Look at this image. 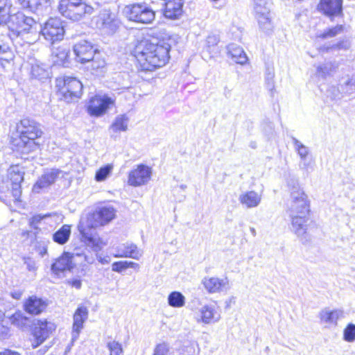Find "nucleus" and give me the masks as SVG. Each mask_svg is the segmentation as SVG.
Masks as SVG:
<instances>
[{"label":"nucleus","mask_w":355,"mask_h":355,"mask_svg":"<svg viewBox=\"0 0 355 355\" xmlns=\"http://www.w3.org/2000/svg\"><path fill=\"white\" fill-rule=\"evenodd\" d=\"M40 34L51 44L62 40L64 34L62 22L60 19L50 18L40 28Z\"/></svg>","instance_id":"obj_9"},{"label":"nucleus","mask_w":355,"mask_h":355,"mask_svg":"<svg viewBox=\"0 0 355 355\" xmlns=\"http://www.w3.org/2000/svg\"><path fill=\"white\" fill-rule=\"evenodd\" d=\"M106 347L109 350V355H122L123 353L121 344L114 340H109Z\"/></svg>","instance_id":"obj_41"},{"label":"nucleus","mask_w":355,"mask_h":355,"mask_svg":"<svg viewBox=\"0 0 355 355\" xmlns=\"http://www.w3.org/2000/svg\"><path fill=\"white\" fill-rule=\"evenodd\" d=\"M12 193L15 201H19V198L21 194V185L20 184H12Z\"/></svg>","instance_id":"obj_54"},{"label":"nucleus","mask_w":355,"mask_h":355,"mask_svg":"<svg viewBox=\"0 0 355 355\" xmlns=\"http://www.w3.org/2000/svg\"><path fill=\"white\" fill-rule=\"evenodd\" d=\"M343 316V312L341 310H330L324 309L320 313V318L322 322L329 324H336L339 318Z\"/></svg>","instance_id":"obj_27"},{"label":"nucleus","mask_w":355,"mask_h":355,"mask_svg":"<svg viewBox=\"0 0 355 355\" xmlns=\"http://www.w3.org/2000/svg\"><path fill=\"white\" fill-rule=\"evenodd\" d=\"M200 318L197 319L198 322L205 324L218 322L220 320V313L213 304H205L200 310Z\"/></svg>","instance_id":"obj_20"},{"label":"nucleus","mask_w":355,"mask_h":355,"mask_svg":"<svg viewBox=\"0 0 355 355\" xmlns=\"http://www.w3.org/2000/svg\"><path fill=\"white\" fill-rule=\"evenodd\" d=\"M12 298L15 300H19L21 297L22 295V291H16L14 292H11L10 293Z\"/></svg>","instance_id":"obj_60"},{"label":"nucleus","mask_w":355,"mask_h":355,"mask_svg":"<svg viewBox=\"0 0 355 355\" xmlns=\"http://www.w3.org/2000/svg\"><path fill=\"white\" fill-rule=\"evenodd\" d=\"M62 87L60 89L65 100L69 101L80 98L82 94L83 84L76 78L65 77L63 79H57V86Z\"/></svg>","instance_id":"obj_12"},{"label":"nucleus","mask_w":355,"mask_h":355,"mask_svg":"<svg viewBox=\"0 0 355 355\" xmlns=\"http://www.w3.org/2000/svg\"><path fill=\"white\" fill-rule=\"evenodd\" d=\"M92 23L96 28L105 34H113L119 26L120 21L116 15L110 10H103L93 17Z\"/></svg>","instance_id":"obj_8"},{"label":"nucleus","mask_w":355,"mask_h":355,"mask_svg":"<svg viewBox=\"0 0 355 355\" xmlns=\"http://www.w3.org/2000/svg\"><path fill=\"white\" fill-rule=\"evenodd\" d=\"M123 14L129 21L144 24H151L155 18V12L146 3L127 5Z\"/></svg>","instance_id":"obj_7"},{"label":"nucleus","mask_w":355,"mask_h":355,"mask_svg":"<svg viewBox=\"0 0 355 355\" xmlns=\"http://www.w3.org/2000/svg\"><path fill=\"white\" fill-rule=\"evenodd\" d=\"M202 284L209 293H219L229 288V280L227 277L220 279L216 277H205Z\"/></svg>","instance_id":"obj_17"},{"label":"nucleus","mask_w":355,"mask_h":355,"mask_svg":"<svg viewBox=\"0 0 355 355\" xmlns=\"http://www.w3.org/2000/svg\"><path fill=\"white\" fill-rule=\"evenodd\" d=\"M169 51L170 46L167 43L142 40L136 45L132 54L141 70L153 71L166 64L169 59Z\"/></svg>","instance_id":"obj_3"},{"label":"nucleus","mask_w":355,"mask_h":355,"mask_svg":"<svg viewBox=\"0 0 355 355\" xmlns=\"http://www.w3.org/2000/svg\"><path fill=\"white\" fill-rule=\"evenodd\" d=\"M343 339L348 343L355 341V324L349 323L343 331Z\"/></svg>","instance_id":"obj_43"},{"label":"nucleus","mask_w":355,"mask_h":355,"mask_svg":"<svg viewBox=\"0 0 355 355\" xmlns=\"http://www.w3.org/2000/svg\"><path fill=\"white\" fill-rule=\"evenodd\" d=\"M349 47L350 43L347 40H343L331 45H324L320 48V51L328 53L332 51L347 50Z\"/></svg>","instance_id":"obj_37"},{"label":"nucleus","mask_w":355,"mask_h":355,"mask_svg":"<svg viewBox=\"0 0 355 355\" xmlns=\"http://www.w3.org/2000/svg\"><path fill=\"white\" fill-rule=\"evenodd\" d=\"M74 259L73 253L64 252L51 265L53 273L58 275L60 272L71 270L75 266Z\"/></svg>","instance_id":"obj_19"},{"label":"nucleus","mask_w":355,"mask_h":355,"mask_svg":"<svg viewBox=\"0 0 355 355\" xmlns=\"http://www.w3.org/2000/svg\"><path fill=\"white\" fill-rule=\"evenodd\" d=\"M113 166L112 164H107L106 166L101 167L97 172L96 173L95 179L98 182H101L105 180L107 177L110 174Z\"/></svg>","instance_id":"obj_44"},{"label":"nucleus","mask_w":355,"mask_h":355,"mask_svg":"<svg viewBox=\"0 0 355 355\" xmlns=\"http://www.w3.org/2000/svg\"><path fill=\"white\" fill-rule=\"evenodd\" d=\"M328 95L333 100L339 99L341 97L339 89L336 87H331L328 90Z\"/></svg>","instance_id":"obj_55"},{"label":"nucleus","mask_w":355,"mask_h":355,"mask_svg":"<svg viewBox=\"0 0 355 355\" xmlns=\"http://www.w3.org/2000/svg\"><path fill=\"white\" fill-rule=\"evenodd\" d=\"M96 51L93 45L87 40H82L73 46L76 60L80 63L89 62L93 60Z\"/></svg>","instance_id":"obj_15"},{"label":"nucleus","mask_w":355,"mask_h":355,"mask_svg":"<svg viewBox=\"0 0 355 355\" xmlns=\"http://www.w3.org/2000/svg\"><path fill=\"white\" fill-rule=\"evenodd\" d=\"M31 75L37 79H44L49 77V72L43 64L35 63L32 65Z\"/></svg>","instance_id":"obj_36"},{"label":"nucleus","mask_w":355,"mask_h":355,"mask_svg":"<svg viewBox=\"0 0 355 355\" xmlns=\"http://www.w3.org/2000/svg\"><path fill=\"white\" fill-rule=\"evenodd\" d=\"M275 73L272 69L268 68L265 75V83L267 89L271 92L275 89Z\"/></svg>","instance_id":"obj_45"},{"label":"nucleus","mask_w":355,"mask_h":355,"mask_svg":"<svg viewBox=\"0 0 355 355\" xmlns=\"http://www.w3.org/2000/svg\"><path fill=\"white\" fill-rule=\"evenodd\" d=\"M114 100L107 95H96L92 97L87 105V112L92 116L98 117L106 113Z\"/></svg>","instance_id":"obj_13"},{"label":"nucleus","mask_w":355,"mask_h":355,"mask_svg":"<svg viewBox=\"0 0 355 355\" xmlns=\"http://www.w3.org/2000/svg\"><path fill=\"white\" fill-rule=\"evenodd\" d=\"M24 263L29 271L35 272L37 270L35 261L31 258H24Z\"/></svg>","instance_id":"obj_53"},{"label":"nucleus","mask_w":355,"mask_h":355,"mask_svg":"<svg viewBox=\"0 0 355 355\" xmlns=\"http://www.w3.org/2000/svg\"><path fill=\"white\" fill-rule=\"evenodd\" d=\"M254 10L260 28L264 32L271 31L273 26L268 0H254Z\"/></svg>","instance_id":"obj_11"},{"label":"nucleus","mask_w":355,"mask_h":355,"mask_svg":"<svg viewBox=\"0 0 355 355\" xmlns=\"http://www.w3.org/2000/svg\"><path fill=\"white\" fill-rule=\"evenodd\" d=\"M130 119L126 114L117 115L109 128V130L112 133H119L126 132L128 130V123Z\"/></svg>","instance_id":"obj_26"},{"label":"nucleus","mask_w":355,"mask_h":355,"mask_svg":"<svg viewBox=\"0 0 355 355\" xmlns=\"http://www.w3.org/2000/svg\"><path fill=\"white\" fill-rule=\"evenodd\" d=\"M12 7L11 0H0V24L6 23L10 19V8Z\"/></svg>","instance_id":"obj_33"},{"label":"nucleus","mask_w":355,"mask_h":355,"mask_svg":"<svg viewBox=\"0 0 355 355\" xmlns=\"http://www.w3.org/2000/svg\"><path fill=\"white\" fill-rule=\"evenodd\" d=\"M345 27L343 25H337L335 27L324 30L322 33H317L316 37L322 40L334 37L344 32Z\"/></svg>","instance_id":"obj_34"},{"label":"nucleus","mask_w":355,"mask_h":355,"mask_svg":"<svg viewBox=\"0 0 355 355\" xmlns=\"http://www.w3.org/2000/svg\"><path fill=\"white\" fill-rule=\"evenodd\" d=\"M309 208L307 195L297 183L291 189L286 212L291 220V231L298 237H303L306 234Z\"/></svg>","instance_id":"obj_1"},{"label":"nucleus","mask_w":355,"mask_h":355,"mask_svg":"<svg viewBox=\"0 0 355 355\" xmlns=\"http://www.w3.org/2000/svg\"><path fill=\"white\" fill-rule=\"evenodd\" d=\"M169 351V345L166 343H162L155 346L153 355H168Z\"/></svg>","instance_id":"obj_48"},{"label":"nucleus","mask_w":355,"mask_h":355,"mask_svg":"<svg viewBox=\"0 0 355 355\" xmlns=\"http://www.w3.org/2000/svg\"><path fill=\"white\" fill-rule=\"evenodd\" d=\"M342 88L345 93L349 94L355 92V74L347 78L342 85Z\"/></svg>","instance_id":"obj_46"},{"label":"nucleus","mask_w":355,"mask_h":355,"mask_svg":"<svg viewBox=\"0 0 355 355\" xmlns=\"http://www.w3.org/2000/svg\"><path fill=\"white\" fill-rule=\"evenodd\" d=\"M91 62V69L93 71V73H95L98 71V70L103 69L105 65V60L98 58V55L94 56L93 60H90Z\"/></svg>","instance_id":"obj_47"},{"label":"nucleus","mask_w":355,"mask_h":355,"mask_svg":"<svg viewBox=\"0 0 355 355\" xmlns=\"http://www.w3.org/2000/svg\"><path fill=\"white\" fill-rule=\"evenodd\" d=\"M12 60V53L6 46H0V60L9 62Z\"/></svg>","instance_id":"obj_50"},{"label":"nucleus","mask_w":355,"mask_h":355,"mask_svg":"<svg viewBox=\"0 0 355 355\" xmlns=\"http://www.w3.org/2000/svg\"><path fill=\"white\" fill-rule=\"evenodd\" d=\"M0 355H20L18 352L11 351L10 349H5L0 352Z\"/></svg>","instance_id":"obj_61"},{"label":"nucleus","mask_w":355,"mask_h":355,"mask_svg":"<svg viewBox=\"0 0 355 355\" xmlns=\"http://www.w3.org/2000/svg\"><path fill=\"white\" fill-rule=\"evenodd\" d=\"M24 172L19 165L11 166L8 171V175L12 184H20L24 180Z\"/></svg>","instance_id":"obj_30"},{"label":"nucleus","mask_w":355,"mask_h":355,"mask_svg":"<svg viewBox=\"0 0 355 355\" xmlns=\"http://www.w3.org/2000/svg\"><path fill=\"white\" fill-rule=\"evenodd\" d=\"M69 51L64 48H58L52 53L54 63L58 64H64L68 58Z\"/></svg>","instance_id":"obj_35"},{"label":"nucleus","mask_w":355,"mask_h":355,"mask_svg":"<svg viewBox=\"0 0 355 355\" xmlns=\"http://www.w3.org/2000/svg\"><path fill=\"white\" fill-rule=\"evenodd\" d=\"M342 0H321L318 8L327 15H336L342 12Z\"/></svg>","instance_id":"obj_23"},{"label":"nucleus","mask_w":355,"mask_h":355,"mask_svg":"<svg viewBox=\"0 0 355 355\" xmlns=\"http://www.w3.org/2000/svg\"><path fill=\"white\" fill-rule=\"evenodd\" d=\"M153 168L144 164L136 165L128 173V184L134 187L146 185L151 180Z\"/></svg>","instance_id":"obj_10"},{"label":"nucleus","mask_w":355,"mask_h":355,"mask_svg":"<svg viewBox=\"0 0 355 355\" xmlns=\"http://www.w3.org/2000/svg\"><path fill=\"white\" fill-rule=\"evenodd\" d=\"M63 171L60 169L51 168L48 170L33 185V191L35 193H40L42 190L49 187L56 181L57 179L60 177H63Z\"/></svg>","instance_id":"obj_16"},{"label":"nucleus","mask_w":355,"mask_h":355,"mask_svg":"<svg viewBox=\"0 0 355 355\" xmlns=\"http://www.w3.org/2000/svg\"><path fill=\"white\" fill-rule=\"evenodd\" d=\"M96 259L102 264H107L111 261V258L108 255L103 256L102 254H97Z\"/></svg>","instance_id":"obj_58"},{"label":"nucleus","mask_w":355,"mask_h":355,"mask_svg":"<svg viewBox=\"0 0 355 355\" xmlns=\"http://www.w3.org/2000/svg\"><path fill=\"white\" fill-rule=\"evenodd\" d=\"M74 254V259L76 257L83 258V261L81 262L82 264H92L94 261L95 258L94 255L92 253L87 254L85 252H83V253H73Z\"/></svg>","instance_id":"obj_49"},{"label":"nucleus","mask_w":355,"mask_h":355,"mask_svg":"<svg viewBox=\"0 0 355 355\" xmlns=\"http://www.w3.org/2000/svg\"><path fill=\"white\" fill-rule=\"evenodd\" d=\"M54 329L53 324L46 320H37L34 324L33 336L34 340L32 343L33 348L37 347L49 337L51 332Z\"/></svg>","instance_id":"obj_14"},{"label":"nucleus","mask_w":355,"mask_h":355,"mask_svg":"<svg viewBox=\"0 0 355 355\" xmlns=\"http://www.w3.org/2000/svg\"><path fill=\"white\" fill-rule=\"evenodd\" d=\"M338 67L336 62H328L317 67L316 74L323 78L334 73Z\"/></svg>","instance_id":"obj_32"},{"label":"nucleus","mask_w":355,"mask_h":355,"mask_svg":"<svg viewBox=\"0 0 355 355\" xmlns=\"http://www.w3.org/2000/svg\"><path fill=\"white\" fill-rule=\"evenodd\" d=\"M127 268H132L134 269H138L139 268V265L137 263L132 262V261H127Z\"/></svg>","instance_id":"obj_62"},{"label":"nucleus","mask_w":355,"mask_h":355,"mask_svg":"<svg viewBox=\"0 0 355 355\" xmlns=\"http://www.w3.org/2000/svg\"><path fill=\"white\" fill-rule=\"evenodd\" d=\"M127 261H121L114 262L112 265V270L114 272H121L123 270L127 269Z\"/></svg>","instance_id":"obj_52"},{"label":"nucleus","mask_w":355,"mask_h":355,"mask_svg":"<svg viewBox=\"0 0 355 355\" xmlns=\"http://www.w3.org/2000/svg\"><path fill=\"white\" fill-rule=\"evenodd\" d=\"M143 255V251L137 248L135 244L125 243L118 247L117 253L114 257L132 258L139 260Z\"/></svg>","instance_id":"obj_21"},{"label":"nucleus","mask_w":355,"mask_h":355,"mask_svg":"<svg viewBox=\"0 0 355 355\" xmlns=\"http://www.w3.org/2000/svg\"><path fill=\"white\" fill-rule=\"evenodd\" d=\"M292 142L295 150L297 153L300 159L309 157L310 150L307 146H304L301 141L295 137H292Z\"/></svg>","instance_id":"obj_38"},{"label":"nucleus","mask_w":355,"mask_h":355,"mask_svg":"<svg viewBox=\"0 0 355 355\" xmlns=\"http://www.w3.org/2000/svg\"><path fill=\"white\" fill-rule=\"evenodd\" d=\"M262 199V195L254 191H247L241 193L239 196V202L247 209L258 207Z\"/></svg>","instance_id":"obj_22"},{"label":"nucleus","mask_w":355,"mask_h":355,"mask_svg":"<svg viewBox=\"0 0 355 355\" xmlns=\"http://www.w3.org/2000/svg\"><path fill=\"white\" fill-rule=\"evenodd\" d=\"M314 161L312 158L306 157L300 159L299 162V168L303 171L306 175H309L314 170Z\"/></svg>","instance_id":"obj_40"},{"label":"nucleus","mask_w":355,"mask_h":355,"mask_svg":"<svg viewBox=\"0 0 355 355\" xmlns=\"http://www.w3.org/2000/svg\"><path fill=\"white\" fill-rule=\"evenodd\" d=\"M69 283L71 285V286H73L77 289L80 288L81 285H82L81 281L79 279H73V280L69 282Z\"/></svg>","instance_id":"obj_59"},{"label":"nucleus","mask_w":355,"mask_h":355,"mask_svg":"<svg viewBox=\"0 0 355 355\" xmlns=\"http://www.w3.org/2000/svg\"><path fill=\"white\" fill-rule=\"evenodd\" d=\"M58 10L66 18L77 21L91 15L94 8L83 0H60Z\"/></svg>","instance_id":"obj_6"},{"label":"nucleus","mask_w":355,"mask_h":355,"mask_svg":"<svg viewBox=\"0 0 355 355\" xmlns=\"http://www.w3.org/2000/svg\"><path fill=\"white\" fill-rule=\"evenodd\" d=\"M5 318V313L0 311V324H3Z\"/></svg>","instance_id":"obj_63"},{"label":"nucleus","mask_w":355,"mask_h":355,"mask_svg":"<svg viewBox=\"0 0 355 355\" xmlns=\"http://www.w3.org/2000/svg\"><path fill=\"white\" fill-rule=\"evenodd\" d=\"M70 234L71 227L68 225H64L53 234V240L58 244L63 245L68 241Z\"/></svg>","instance_id":"obj_29"},{"label":"nucleus","mask_w":355,"mask_h":355,"mask_svg":"<svg viewBox=\"0 0 355 355\" xmlns=\"http://www.w3.org/2000/svg\"><path fill=\"white\" fill-rule=\"evenodd\" d=\"M50 216V215H35L30 218L29 220V225L33 229H37L38 224L42 221V220L47 218Z\"/></svg>","instance_id":"obj_51"},{"label":"nucleus","mask_w":355,"mask_h":355,"mask_svg":"<svg viewBox=\"0 0 355 355\" xmlns=\"http://www.w3.org/2000/svg\"><path fill=\"white\" fill-rule=\"evenodd\" d=\"M10 329L3 324H0V340H4L9 336Z\"/></svg>","instance_id":"obj_57"},{"label":"nucleus","mask_w":355,"mask_h":355,"mask_svg":"<svg viewBox=\"0 0 355 355\" xmlns=\"http://www.w3.org/2000/svg\"><path fill=\"white\" fill-rule=\"evenodd\" d=\"M16 130L19 135L17 150L28 153L38 147L35 139L42 136V131L37 122L29 118L23 119L17 123Z\"/></svg>","instance_id":"obj_5"},{"label":"nucleus","mask_w":355,"mask_h":355,"mask_svg":"<svg viewBox=\"0 0 355 355\" xmlns=\"http://www.w3.org/2000/svg\"><path fill=\"white\" fill-rule=\"evenodd\" d=\"M46 306L47 304L44 300L34 295L30 297L24 304L26 311L34 315L41 313Z\"/></svg>","instance_id":"obj_24"},{"label":"nucleus","mask_w":355,"mask_h":355,"mask_svg":"<svg viewBox=\"0 0 355 355\" xmlns=\"http://www.w3.org/2000/svg\"><path fill=\"white\" fill-rule=\"evenodd\" d=\"M14 39L26 44H33L39 37L37 23L31 17L26 16L23 12H18L10 17L8 21Z\"/></svg>","instance_id":"obj_4"},{"label":"nucleus","mask_w":355,"mask_h":355,"mask_svg":"<svg viewBox=\"0 0 355 355\" xmlns=\"http://www.w3.org/2000/svg\"><path fill=\"white\" fill-rule=\"evenodd\" d=\"M10 320L12 324L18 327H22L26 325L27 318L24 316L21 312L17 311L12 315L10 318Z\"/></svg>","instance_id":"obj_42"},{"label":"nucleus","mask_w":355,"mask_h":355,"mask_svg":"<svg viewBox=\"0 0 355 355\" xmlns=\"http://www.w3.org/2000/svg\"><path fill=\"white\" fill-rule=\"evenodd\" d=\"M228 54L236 63L244 64L248 61V57L242 48L234 44L227 46Z\"/></svg>","instance_id":"obj_28"},{"label":"nucleus","mask_w":355,"mask_h":355,"mask_svg":"<svg viewBox=\"0 0 355 355\" xmlns=\"http://www.w3.org/2000/svg\"><path fill=\"white\" fill-rule=\"evenodd\" d=\"M88 314L89 311L86 306H80L76 310L73 317L72 341L78 339L84 327V323L88 318Z\"/></svg>","instance_id":"obj_18"},{"label":"nucleus","mask_w":355,"mask_h":355,"mask_svg":"<svg viewBox=\"0 0 355 355\" xmlns=\"http://www.w3.org/2000/svg\"><path fill=\"white\" fill-rule=\"evenodd\" d=\"M218 37L215 35H210L207 37L206 44L208 47L214 46L218 43Z\"/></svg>","instance_id":"obj_56"},{"label":"nucleus","mask_w":355,"mask_h":355,"mask_svg":"<svg viewBox=\"0 0 355 355\" xmlns=\"http://www.w3.org/2000/svg\"><path fill=\"white\" fill-rule=\"evenodd\" d=\"M186 298L179 291H173L168 296V304L173 308H181L185 305Z\"/></svg>","instance_id":"obj_31"},{"label":"nucleus","mask_w":355,"mask_h":355,"mask_svg":"<svg viewBox=\"0 0 355 355\" xmlns=\"http://www.w3.org/2000/svg\"><path fill=\"white\" fill-rule=\"evenodd\" d=\"M116 216V210L112 206H104L94 213L83 215L78 225L81 234V241L87 246L95 248L98 246L99 239L95 229L104 226L112 221Z\"/></svg>","instance_id":"obj_2"},{"label":"nucleus","mask_w":355,"mask_h":355,"mask_svg":"<svg viewBox=\"0 0 355 355\" xmlns=\"http://www.w3.org/2000/svg\"><path fill=\"white\" fill-rule=\"evenodd\" d=\"M49 0H18L21 7L29 8L31 11H36L42 3H48Z\"/></svg>","instance_id":"obj_39"},{"label":"nucleus","mask_w":355,"mask_h":355,"mask_svg":"<svg viewBox=\"0 0 355 355\" xmlns=\"http://www.w3.org/2000/svg\"><path fill=\"white\" fill-rule=\"evenodd\" d=\"M182 0H168L165 3L164 16L166 18L178 19L182 14Z\"/></svg>","instance_id":"obj_25"},{"label":"nucleus","mask_w":355,"mask_h":355,"mask_svg":"<svg viewBox=\"0 0 355 355\" xmlns=\"http://www.w3.org/2000/svg\"><path fill=\"white\" fill-rule=\"evenodd\" d=\"M29 234H30L29 231L25 230V231L22 232L21 235H22L23 237H26H26L28 236Z\"/></svg>","instance_id":"obj_64"}]
</instances>
